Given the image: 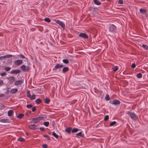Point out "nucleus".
<instances>
[{"instance_id":"f257e3e1","label":"nucleus","mask_w":148,"mask_h":148,"mask_svg":"<svg viewBox=\"0 0 148 148\" xmlns=\"http://www.w3.org/2000/svg\"><path fill=\"white\" fill-rule=\"evenodd\" d=\"M126 113L129 115L133 120L136 121L137 119V116L134 112L131 111L127 112Z\"/></svg>"},{"instance_id":"f03ea898","label":"nucleus","mask_w":148,"mask_h":148,"mask_svg":"<svg viewBox=\"0 0 148 148\" xmlns=\"http://www.w3.org/2000/svg\"><path fill=\"white\" fill-rule=\"evenodd\" d=\"M43 118V117L42 116H38L34 117L32 119V121L31 122L37 123L40 120H42Z\"/></svg>"},{"instance_id":"7ed1b4c3","label":"nucleus","mask_w":148,"mask_h":148,"mask_svg":"<svg viewBox=\"0 0 148 148\" xmlns=\"http://www.w3.org/2000/svg\"><path fill=\"white\" fill-rule=\"evenodd\" d=\"M108 28L109 31L111 32H116V27L113 24H110L108 25Z\"/></svg>"},{"instance_id":"20e7f679","label":"nucleus","mask_w":148,"mask_h":148,"mask_svg":"<svg viewBox=\"0 0 148 148\" xmlns=\"http://www.w3.org/2000/svg\"><path fill=\"white\" fill-rule=\"evenodd\" d=\"M63 66V65L62 64L59 63L58 64L57 63L55 64V65L54 67L52 69V71H56L58 69H60V70L61 68Z\"/></svg>"},{"instance_id":"39448f33","label":"nucleus","mask_w":148,"mask_h":148,"mask_svg":"<svg viewBox=\"0 0 148 148\" xmlns=\"http://www.w3.org/2000/svg\"><path fill=\"white\" fill-rule=\"evenodd\" d=\"M139 13L141 14V15H144L145 16H147V14L146 9L140 8L139 10Z\"/></svg>"},{"instance_id":"423d86ee","label":"nucleus","mask_w":148,"mask_h":148,"mask_svg":"<svg viewBox=\"0 0 148 148\" xmlns=\"http://www.w3.org/2000/svg\"><path fill=\"white\" fill-rule=\"evenodd\" d=\"M55 21L60 25L62 28L64 29L65 27V25L62 21L59 20H55Z\"/></svg>"},{"instance_id":"0eeeda50","label":"nucleus","mask_w":148,"mask_h":148,"mask_svg":"<svg viewBox=\"0 0 148 148\" xmlns=\"http://www.w3.org/2000/svg\"><path fill=\"white\" fill-rule=\"evenodd\" d=\"M21 68L23 72L27 71L29 70V66H26L25 65H22Z\"/></svg>"},{"instance_id":"6e6552de","label":"nucleus","mask_w":148,"mask_h":148,"mask_svg":"<svg viewBox=\"0 0 148 148\" xmlns=\"http://www.w3.org/2000/svg\"><path fill=\"white\" fill-rule=\"evenodd\" d=\"M109 102L111 104L114 105L120 104V103H121L120 101L119 100L117 99H114L112 102L111 101H109Z\"/></svg>"},{"instance_id":"1a4fd4ad","label":"nucleus","mask_w":148,"mask_h":148,"mask_svg":"<svg viewBox=\"0 0 148 148\" xmlns=\"http://www.w3.org/2000/svg\"><path fill=\"white\" fill-rule=\"evenodd\" d=\"M23 62L22 60H15L14 62V64L16 66H19Z\"/></svg>"},{"instance_id":"9d476101","label":"nucleus","mask_w":148,"mask_h":148,"mask_svg":"<svg viewBox=\"0 0 148 148\" xmlns=\"http://www.w3.org/2000/svg\"><path fill=\"white\" fill-rule=\"evenodd\" d=\"M79 36L83 38L87 39L88 38V36L85 33H81L79 34Z\"/></svg>"},{"instance_id":"9b49d317","label":"nucleus","mask_w":148,"mask_h":148,"mask_svg":"<svg viewBox=\"0 0 148 148\" xmlns=\"http://www.w3.org/2000/svg\"><path fill=\"white\" fill-rule=\"evenodd\" d=\"M36 127V125L35 124H32L29 125V126L30 129L33 130L38 129Z\"/></svg>"},{"instance_id":"f8f14e48","label":"nucleus","mask_w":148,"mask_h":148,"mask_svg":"<svg viewBox=\"0 0 148 148\" xmlns=\"http://www.w3.org/2000/svg\"><path fill=\"white\" fill-rule=\"evenodd\" d=\"M21 72V71L19 69H16L14 70H13L11 71V74H17Z\"/></svg>"},{"instance_id":"ddd939ff","label":"nucleus","mask_w":148,"mask_h":148,"mask_svg":"<svg viewBox=\"0 0 148 148\" xmlns=\"http://www.w3.org/2000/svg\"><path fill=\"white\" fill-rule=\"evenodd\" d=\"M10 120L8 119H0V122L3 123H9Z\"/></svg>"},{"instance_id":"4468645a","label":"nucleus","mask_w":148,"mask_h":148,"mask_svg":"<svg viewBox=\"0 0 148 148\" xmlns=\"http://www.w3.org/2000/svg\"><path fill=\"white\" fill-rule=\"evenodd\" d=\"M28 97L31 100H33L35 99L36 95H31L30 94H29Z\"/></svg>"},{"instance_id":"2eb2a0df","label":"nucleus","mask_w":148,"mask_h":148,"mask_svg":"<svg viewBox=\"0 0 148 148\" xmlns=\"http://www.w3.org/2000/svg\"><path fill=\"white\" fill-rule=\"evenodd\" d=\"M72 130V127H67L65 129L66 132L68 133L69 134H70L71 133V131Z\"/></svg>"},{"instance_id":"dca6fc26","label":"nucleus","mask_w":148,"mask_h":148,"mask_svg":"<svg viewBox=\"0 0 148 148\" xmlns=\"http://www.w3.org/2000/svg\"><path fill=\"white\" fill-rule=\"evenodd\" d=\"M22 81L21 80H18L16 81L14 83V85L16 86H18L21 84Z\"/></svg>"},{"instance_id":"f3484780","label":"nucleus","mask_w":148,"mask_h":148,"mask_svg":"<svg viewBox=\"0 0 148 148\" xmlns=\"http://www.w3.org/2000/svg\"><path fill=\"white\" fill-rule=\"evenodd\" d=\"M9 79L11 83H13L15 80V78L14 76H11L9 77Z\"/></svg>"},{"instance_id":"a211bd4d","label":"nucleus","mask_w":148,"mask_h":148,"mask_svg":"<svg viewBox=\"0 0 148 148\" xmlns=\"http://www.w3.org/2000/svg\"><path fill=\"white\" fill-rule=\"evenodd\" d=\"M69 70L68 67H64L63 68L62 70V72L65 73L68 71Z\"/></svg>"},{"instance_id":"6ab92c4d","label":"nucleus","mask_w":148,"mask_h":148,"mask_svg":"<svg viewBox=\"0 0 148 148\" xmlns=\"http://www.w3.org/2000/svg\"><path fill=\"white\" fill-rule=\"evenodd\" d=\"M94 3L97 5H101V3L98 0H93Z\"/></svg>"},{"instance_id":"aec40b11","label":"nucleus","mask_w":148,"mask_h":148,"mask_svg":"<svg viewBox=\"0 0 148 148\" xmlns=\"http://www.w3.org/2000/svg\"><path fill=\"white\" fill-rule=\"evenodd\" d=\"M80 130V129L77 128H74L71 130L72 133H76Z\"/></svg>"},{"instance_id":"412c9836","label":"nucleus","mask_w":148,"mask_h":148,"mask_svg":"<svg viewBox=\"0 0 148 148\" xmlns=\"http://www.w3.org/2000/svg\"><path fill=\"white\" fill-rule=\"evenodd\" d=\"M13 111L12 110H10L8 112V115L9 116H11L12 115Z\"/></svg>"},{"instance_id":"4be33fe9","label":"nucleus","mask_w":148,"mask_h":148,"mask_svg":"<svg viewBox=\"0 0 148 148\" xmlns=\"http://www.w3.org/2000/svg\"><path fill=\"white\" fill-rule=\"evenodd\" d=\"M76 135L77 136H79L81 137H83L84 136V134H82V132H80L76 134Z\"/></svg>"},{"instance_id":"5701e85b","label":"nucleus","mask_w":148,"mask_h":148,"mask_svg":"<svg viewBox=\"0 0 148 148\" xmlns=\"http://www.w3.org/2000/svg\"><path fill=\"white\" fill-rule=\"evenodd\" d=\"M18 91V90L17 89H16V88H14V89H12L11 91H10V92L12 93H16V92H17Z\"/></svg>"},{"instance_id":"b1692460","label":"nucleus","mask_w":148,"mask_h":148,"mask_svg":"<svg viewBox=\"0 0 148 148\" xmlns=\"http://www.w3.org/2000/svg\"><path fill=\"white\" fill-rule=\"evenodd\" d=\"M35 102L37 104H39L42 102V101L40 99H38L35 100Z\"/></svg>"},{"instance_id":"393cba45","label":"nucleus","mask_w":148,"mask_h":148,"mask_svg":"<svg viewBox=\"0 0 148 148\" xmlns=\"http://www.w3.org/2000/svg\"><path fill=\"white\" fill-rule=\"evenodd\" d=\"M52 135L56 138H58L59 137V136L56 134L54 131L53 132Z\"/></svg>"},{"instance_id":"a878e982","label":"nucleus","mask_w":148,"mask_h":148,"mask_svg":"<svg viewBox=\"0 0 148 148\" xmlns=\"http://www.w3.org/2000/svg\"><path fill=\"white\" fill-rule=\"evenodd\" d=\"M44 20L46 22H47L48 23H49L51 21V20L48 17L45 18L44 19Z\"/></svg>"},{"instance_id":"bb28decb","label":"nucleus","mask_w":148,"mask_h":148,"mask_svg":"<svg viewBox=\"0 0 148 148\" xmlns=\"http://www.w3.org/2000/svg\"><path fill=\"white\" fill-rule=\"evenodd\" d=\"M142 75L140 73H139L137 74L136 75V77L138 78H141L142 77Z\"/></svg>"},{"instance_id":"cd10ccee","label":"nucleus","mask_w":148,"mask_h":148,"mask_svg":"<svg viewBox=\"0 0 148 148\" xmlns=\"http://www.w3.org/2000/svg\"><path fill=\"white\" fill-rule=\"evenodd\" d=\"M142 47H143L145 49L148 50V46L144 44H142Z\"/></svg>"},{"instance_id":"c85d7f7f","label":"nucleus","mask_w":148,"mask_h":148,"mask_svg":"<svg viewBox=\"0 0 148 148\" xmlns=\"http://www.w3.org/2000/svg\"><path fill=\"white\" fill-rule=\"evenodd\" d=\"M50 100L48 98H46L45 99V102L46 104H49L50 102Z\"/></svg>"},{"instance_id":"c756f323","label":"nucleus","mask_w":148,"mask_h":148,"mask_svg":"<svg viewBox=\"0 0 148 148\" xmlns=\"http://www.w3.org/2000/svg\"><path fill=\"white\" fill-rule=\"evenodd\" d=\"M24 114H19L17 116V117L18 119L22 118L24 116Z\"/></svg>"},{"instance_id":"7c9ffc66","label":"nucleus","mask_w":148,"mask_h":148,"mask_svg":"<svg viewBox=\"0 0 148 148\" xmlns=\"http://www.w3.org/2000/svg\"><path fill=\"white\" fill-rule=\"evenodd\" d=\"M62 62L65 64H68L69 62V61L67 59H63L62 60Z\"/></svg>"},{"instance_id":"2f4dec72","label":"nucleus","mask_w":148,"mask_h":148,"mask_svg":"<svg viewBox=\"0 0 148 148\" xmlns=\"http://www.w3.org/2000/svg\"><path fill=\"white\" fill-rule=\"evenodd\" d=\"M43 125L46 127L48 126L49 125V122L48 121L44 122Z\"/></svg>"},{"instance_id":"473e14b6","label":"nucleus","mask_w":148,"mask_h":148,"mask_svg":"<svg viewBox=\"0 0 148 148\" xmlns=\"http://www.w3.org/2000/svg\"><path fill=\"white\" fill-rule=\"evenodd\" d=\"M116 123V122L115 121H114L111 122L110 124V126H113Z\"/></svg>"},{"instance_id":"72a5a7b5","label":"nucleus","mask_w":148,"mask_h":148,"mask_svg":"<svg viewBox=\"0 0 148 148\" xmlns=\"http://www.w3.org/2000/svg\"><path fill=\"white\" fill-rule=\"evenodd\" d=\"M18 140L21 142H23L25 141V139L22 137H19L18 138Z\"/></svg>"},{"instance_id":"f704fd0d","label":"nucleus","mask_w":148,"mask_h":148,"mask_svg":"<svg viewBox=\"0 0 148 148\" xmlns=\"http://www.w3.org/2000/svg\"><path fill=\"white\" fill-rule=\"evenodd\" d=\"M112 69L114 71H116L118 70V67L116 66H115L112 68Z\"/></svg>"},{"instance_id":"c9c22d12","label":"nucleus","mask_w":148,"mask_h":148,"mask_svg":"<svg viewBox=\"0 0 148 148\" xmlns=\"http://www.w3.org/2000/svg\"><path fill=\"white\" fill-rule=\"evenodd\" d=\"M11 69V68L9 67H6L4 68L5 70L7 71H9Z\"/></svg>"},{"instance_id":"e433bc0d","label":"nucleus","mask_w":148,"mask_h":148,"mask_svg":"<svg viewBox=\"0 0 148 148\" xmlns=\"http://www.w3.org/2000/svg\"><path fill=\"white\" fill-rule=\"evenodd\" d=\"M105 99L106 101L109 100V99H110V97H109V95H108L107 94L106 95V96L105 97Z\"/></svg>"},{"instance_id":"4c0bfd02","label":"nucleus","mask_w":148,"mask_h":148,"mask_svg":"<svg viewBox=\"0 0 148 148\" xmlns=\"http://www.w3.org/2000/svg\"><path fill=\"white\" fill-rule=\"evenodd\" d=\"M5 58H11L12 56V55H8L5 56Z\"/></svg>"},{"instance_id":"58836bf2","label":"nucleus","mask_w":148,"mask_h":148,"mask_svg":"<svg viewBox=\"0 0 148 148\" xmlns=\"http://www.w3.org/2000/svg\"><path fill=\"white\" fill-rule=\"evenodd\" d=\"M7 74L5 72H3L0 73V75L2 76H4L6 75Z\"/></svg>"},{"instance_id":"ea45409f","label":"nucleus","mask_w":148,"mask_h":148,"mask_svg":"<svg viewBox=\"0 0 148 148\" xmlns=\"http://www.w3.org/2000/svg\"><path fill=\"white\" fill-rule=\"evenodd\" d=\"M18 56H21L22 59L26 58L25 57V56L22 54H19L18 55ZM26 59H27V58H26Z\"/></svg>"},{"instance_id":"a19ab883","label":"nucleus","mask_w":148,"mask_h":148,"mask_svg":"<svg viewBox=\"0 0 148 148\" xmlns=\"http://www.w3.org/2000/svg\"><path fill=\"white\" fill-rule=\"evenodd\" d=\"M109 118V116L108 115H106L105 117L104 120L105 121H106Z\"/></svg>"},{"instance_id":"79ce46f5","label":"nucleus","mask_w":148,"mask_h":148,"mask_svg":"<svg viewBox=\"0 0 148 148\" xmlns=\"http://www.w3.org/2000/svg\"><path fill=\"white\" fill-rule=\"evenodd\" d=\"M123 3V0H119L118 1V3L119 4H122Z\"/></svg>"},{"instance_id":"37998d69","label":"nucleus","mask_w":148,"mask_h":148,"mask_svg":"<svg viewBox=\"0 0 148 148\" xmlns=\"http://www.w3.org/2000/svg\"><path fill=\"white\" fill-rule=\"evenodd\" d=\"M32 107V105L31 104H28L26 106V107L28 108H30Z\"/></svg>"},{"instance_id":"c03bdc74","label":"nucleus","mask_w":148,"mask_h":148,"mask_svg":"<svg viewBox=\"0 0 148 148\" xmlns=\"http://www.w3.org/2000/svg\"><path fill=\"white\" fill-rule=\"evenodd\" d=\"M136 66L134 63H132V64L131 66V67L133 68H135L136 67Z\"/></svg>"},{"instance_id":"a18cd8bd","label":"nucleus","mask_w":148,"mask_h":148,"mask_svg":"<svg viewBox=\"0 0 148 148\" xmlns=\"http://www.w3.org/2000/svg\"><path fill=\"white\" fill-rule=\"evenodd\" d=\"M3 83V81L1 79H0V86L2 85Z\"/></svg>"},{"instance_id":"49530a36","label":"nucleus","mask_w":148,"mask_h":148,"mask_svg":"<svg viewBox=\"0 0 148 148\" xmlns=\"http://www.w3.org/2000/svg\"><path fill=\"white\" fill-rule=\"evenodd\" d=\"M5 58V56L0 57V60H3Z\"/></svg>"},{"instance_id":"de8ad7c7","label":"nucleus","mask_w":148,"mask_h":148,"mask_svg":"<svg viewBox=\"0 0 148 148\" xmlns=\"http://www.w3.org/2000/svg\"><path fill=\"white\" fill-rule=\"evenodd\" d=\"M42 147L43 148H47V145L45 144H43Z\"/></svg>"},{"instance_id":"09e8293b","label":"nucleus","mask_w":148,"mask_h":148,"mask_svg":"<svg viewBox=\"0 0 148 148\" xmlns=\"http://www.w3.org/2000/svg\"><path fill=\"white\" fill-rule=\"evenodd\" d=\"M36 110V108L35 107H33L32 108V111L33 112H34Z\"/></svg>"},{"instance_id":"8fccbe9b","label":"nucleus","mask_w":148,"mask_h":148,"mask_svg":"<svg viewBox=\"0 0 148 148\" xmlns=\"http://www.w3.org/2000/svg\"><path fill=\"white\" fill-rule=\"evenodd\" d=\"M4 96V95L3 94H0V97H3Z\"/></svg>"},{"instance_id":"3c124183","label":"nucleus","mask_w":148,"mask_h":148,"mask_svg":"<svg viewBox=\"0 0 148 148\" xmlns=\"http://www.w3.org/2000/svg\"><path fill=\"white\" fill-rule=\"evenodd\" d=\"M41 131L44 130H45L44 127H40L39 129Z\"/></svg>"},{"instance_id":"603ef678","label":"nucleus","mask_w":148,"mask_h":148,"mask_svg":"<svg viewBox=\"0 0 148 148\" xmlns=\"http://www.w3.org/2000/svg\"><path fill=\"white\" fill-rule=\"evenodd\" d=\"M27 97H28L29 96V94H30V91L29 90H28V91H27Z\"/></svg>"},{"instance_id":"864d4df0","label":"nucleus","mask_w":148,"mask_h":148,"mask_svg":"<svg viewBox=\"0 0 148 148\" xmlns=\"http://www.w3.org/2000/svg\"><path fill=\"white\" fill-rule=\"evenodd\" d=\"M47 138L48 140H50V138L49 136H48Z\"/></svg>"},{"instance_id":"5fc2aeb1","label":"nucleus","mask_w":148,"mask_h":148,"mask_svg":"<svg viewBox=\"0 0 148 148\" xmlns=\"http://www.w3.org/2000/svg\"><path fill=\"white\" fill-rule=\"evenodd\" d=\"M48 136H47V135H44L43 136V137H46V138H47V137Z\"/></svg>"},{"instance_id":"6e6d98bb","label":"nucleus","mask_w":148,"mask_h":148,"mask_svg":"<svg viewBox=\"0 0 148 148\" xmlns=\"http://www.w3.org/2000/svg\"><path fill=\"white\" fill-rule=\"evenodd\" d=\"M49 134L50 135H51V133H49Z\"/></svg>"},{"instance_id":"4d7b16f0","label":"nucleus","mask_w":148,"mask_h":148,"mask_svg":"<svg viewBox=\"0 0 148 148\" xmlns=\"http://www.w3.org/2000/svg\"><path fill=\"white\" fill-rule=\"evenodd\" d=\"M26 135H28V133H26Z\"/></svg>"}]
</instances>
